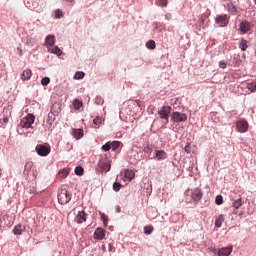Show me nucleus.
<instances>
[{"label": "nucleus", "instance_id": "7ed1b4c3", "mask_svg": "<svg viewBox=\"0 0 256 256\" xmlns=\"http://www.w3.org/2000/svg\"><path fill=\"white\" fill-rule=\"evenodd\" d=\"M158 115L160 116V119H164V121H169V115H171V106H162L161 109L158 110Z\"/></svg>", "mask_w": 256, "mask_h": 256}, {"label": "nucleus", "instance_id": "ddd939ff", "mask_svg": "<svg viewBox=\"0 0 256 256\" xmlns=\"http://www.w3.org/2000/svg\"><path fill=\"white\" fill-rule=\"evenodd\" d=\"M26 229L27 227L25 225L17 224L16 226H14L13 233L14 235H23Z\"/></svg>", "mask_w": 256, "mask_h": 256}, {"label": "nucleus", "instance_id": "de8ad7c7", "mask_svg": "<svg viewBox=\"0 0 256 256\" xmlns=\"http://www.w3.org/2000/svg\"><path fill=\"white\" fill-rule=\"evenodd\" d=\"M17 51L19 52V55L21 57V55H23V50L21 48H17Z\"/></svg>", "mask_w": 256, "mask_h": 256}, {"label": "nucleus", "instance_id": "5701e85b", "mask_svg": "<svg viewBox=\"0 0 256 256\" xmlns=\"http://www.w3.org/2000/svg\"><path fill=\"white\" fill-rule=\"evenodd\" d=\"M50 53H54V55H57L58 57H61V55H63V51L57 46L51 48Z\"/></svg>", "mask_w": 256, "mask_h": 256}, {"label": "nucleus", "instance_id": "a18cd8bd", "mask_svg": "<svg viewBox=\"0 0 256 256\" xmlns=\"http://www.w3.org/2000/svg\"><path fill=\"white\" fill-rule=\"evenodd\" d=\"M32 166H33V163L28 162V163L25 165V169H31Z\"/></svg>", "mask_w": 256, "mask_h": 256}, {"label": "nucleus", "instance_id": "f3484780", "mask_svg": "<svg viewBox=\"0 0 256 256\" xmlns=\"http://www.w3.org/2000/svg\"><path fill=\"white\" fill-rule=\"evenodd\" d=\"M240 31L241 33H248V31H251V24L247 21L241 22Z\"/></svg>", "mask_w": 256, "mask_h": 256}, {"label": "nucleus", "instance_id": "39448f33", "mask_svg": "<svg viewBox=\"0 0 256 256\" xmlns=\"http://www.w3.org/2000/svg\"><path fill=\"white\" fill-rule=\"evenodd\" d=\"M192 201L199 203L203 199V190L199 187L194 188L190 195Z\"/></svg>", "mask_w": 256, "mask_h": 256}, {"label": "nucleus", "instance_id": "f03ea898", "mask_svg": "<svg viewBox=\"0 0 256 256\" xmlns=\"http://www.w3.org/2000/svg\"><path fill=\"white\" fill-rule=\"evenodd\" d=\"M33 123H35V116L33 114H27V116L20 121V127L22 129H31Z\"/></svg>", "mask_w": 256, "mask_h": 256}, {"label": "nucleus", "instance_id": "a211bd4d", "mask_svg": "<svg viewBox=\"0 0 256 256\" xmlns=\"http://www.w3.org/2000/svg\"><path fill=\"white\" fill-rule=\"evenodd\" d=\"M228 11L232 15H237V13H239L237 6H235V4H233L232 2L228 3Z\"/></svg>", "mask_w": 256, "mask_h": 256}, {"label": "nucleus", "instance_id": "f257e3e1", "mask_svg": "<svg viewBox=\"0 0 256 256\" xmlns=\"http://www.w3.org/2000/svg\"><path fill=\"white\" fill-rule=\"evenodd\" d=\"M72 196L73 195L67 188L62 187L58 190V203H60V205H67V203L71 201Z\"/></svg>", "mask_w": 256, "mask_h": 256}, {"label": "nucleus", "instance_id": "72a5a7b5", "mask_svg": "<svg viewBox=\"0 0 256 256\" xmlns=\"http://www.w3.org/2000/svg\"><path fill=\"white\" fill-rule=\"evenodd\" d=\"M83 173H84L83 167L77 166V167L75 168V174H76V175H79V177H81V175H83Z\"/></svg>", "mask_w": 256, "mask_h": 256}, {"label": "nucleus", "instance_id": "f8f14e48", "mask_svg": "<svg viewBox=\"0 0 256 256\" xmlns=\"http://www.w3.org/2000/svg\"><path fill=\"white\" fill-rule=\"evenodd\" d=\"M231 253H233V246H227V247L221 248L218 251V256H230Z\"/></svg>", "mask_w": 256, "mask_h": 256}, {"label": "nucleus", "instance_id": "cd10ccee", "mask_svg": "<svg viewBox=\"0 0 256 256\" xmlns=\"http://www.w3.org/2000/svg\"><path fill=\"white\" fill-rule=\"evenodd\" d=\"M156 5H158V7H167L169 0H156Z\"/></svg>", "mask_w": 256, "mask_h": 256}, {"label": "nucleus", "instance_id": "423d86ee", "mask_svg": "<svg viewBox=\"0 0 256 256\" xmlns=\"http://www.w3.org/2000/svg\"><path fill=\"white\" fill-rule=\"evenodd\" d=\"M171 119L174 123H184V121H187V114L181 112H173Z\"/></svg>", "mask_w": 256, "mask_h": 256}, {"label": "nucleus", "instance_id": "603ef678", "mask_svg": "<svg viewBox=\"0 0 256 256\" xmlns=\"http://www.w3.org/2000/svg\"><path fill=\"white\" fill-rule=\"evenodd\" d=\"M254 3H255V5H256V0H254Z\"/></svg>", "mask_w": 256, "mask_h": 256}, {"label": "nucleus", "instance_id": "4be33fe9", "mask_svg": "<svg viewBox=\"0 0 256 256\" xmlns=\"http://www.w3.org/2000/svg\"><path fill=\"white\" fill-rule=\"evenodd\" d=\"M45 45H55V36L53 35H48L45 39Z\"/></svg>", "mask_w": 256, "mask_h": 256}, {"label": "nucleus", "instance_id": "2eb2a0df", "mask_svg": "<svg viewBox=\"0 0 256 256\" xmlns=\"http://www.w3.org/2000/svg\"><path fill=\"white\" fill-rule=\"evenodd\" d=\"M155 158L157 159V161H165V159L167 158V152H165L164 150H156Z\"/></svg>", "mask_w": 256, "mask_h": 256}, {"label": "nucleus", "instance_id": "a878e982", "mask_svg": "<svg viewBox=\"0 0 256 256\" xmlns=\"http://www.w3.org/2000/svg\"><path fill=\"white\" fill-rule=\"evenodd\" d=\"M248 47L247 40L242 39L239 43V49H241V51H247Z\"/></svg>", "mask_w": 256, "mask_h": 256}, {"label": "nucleus", "instance_id": "f704fd0d", "mask_svg": "<svg viewBox=\"0 0 256 256\" xmlns=\"http://www.w3.org/2000/svg\"><path fill=\"white\" fill-rule=\"evenodd\" d=\"M57 105H52V107H51V113H52V115H54V116H57V115H59V108L57 109Z\"/></svg>", "mask_w": 256, "mask_h": 256}, {"label": "nucleus", "instance_id": "a19ab883", "mask_svg": "<svg viewBox=\"0 0 256 256\" xmlns=\"http://www.w3.org/2000/svg\"><path fill=\"white\" fill-rule=\"evenodd\" d=\"M55 17L56 19H61V17H63V11H61L60 9H57L55 11Z\"/></svg>", "mask_w": 256, "mask_h": 256}, {"label": "nucleus", "instance_id": "ea45409f", "mask_svg": "<svg viewBox=\"0 0 256 256\" xmlns=\"http://www.w3.org/2000/svg\"><path fill=\"white\" fill-rule=\"evenodd\" d=\"M103 151H111V142H107L102 146Z\"/></svg>", "mask_w": 256, "mask_h": 256}, {"label": "nucleus", "instance_id": "aec40b11", "mask_svg": "<svg viewBox=\"0 0 256 256\" xmlns=\"http://www.w3.org/2000/svg\"><path fill=\"white\" fill-rule=\"evenodd\" d=\"M72 135L75 139H81L83 137V129H73Z\"/></svg>", "mask_w": 256, "mask_h": 256}, {"label": "nucleus", "instance_id": "c756f323", "mask_svg": "<svg viewBox=\"0 0 256 256\" xmlns=\"http://www.w3.org/2000/svg\"><path fill=\"white\" fill-rule=\"evenodd\" d=\"M241 205H243V200H241V198H239L238 200H235L233 202V207L235 209H239V207H241Z\"/></svg>", "mask_w": 256, "mask_h": 256}, {"label": "nucleus", "instance_id": "412c9836", "mask_svg": "<svg viewBox=\"0 0 256 256\" xmlns=\"http://www.w3.org/2000/svg\"><path fill=\"white\" fill-rule=\"evenodd\" d=\"M246 85H247L248 91H250L251 93H255V91H256V81L247 82Z\"/></svg>", "mask_w": 256, "mask_h": 256}, {"label": "nucleus", "instance_id": "c85d7f7f", "mask_svg": "<svg viewBox=\"0 0 256 256\" xmlns=\"http://www.w3.org/2000/svg\"><path fill=\"white\" fill-rule=\"evenodd\" d=\"M74 109L78 111V109H81L83 107V102H81L79 99H75L73 101Z\"/></svg>", "mask_w": 256, "mask_h": 256}, {"label": "nucleus", "instance_id": "c03bdc74", "mask_svg": "<svg viewBox=\"0 0 256 256\" xmlns=\"http://www.w3.org/2000/svg\"><path fill=\"white\" fill-rule=\"evenodd\" d=\"M102 219H103V224L105 226H107L108 220H107V216H105V214H102Z\"/></svg>", "mask_w": 256, "mask_h": 256}, {"label": "nucleus", "instance_id": "393cba45", "mask_svg": "<svg viewBox=\"0 0 256 256\" xmlns=\"http://www.w3.org/2000/svg\"><path fill=\"white\" fill-rule=\"evenodd\" d=\"M67 175H69V168H64L62 171L58 173V177H60V179H65Z\"/></svg>", "mask_w": 256, "mask_h": 256}, {"label": "nucleus", "instance_id": "9d476101", "mask_svg": "<svg viewBox=\"0 0 256 256\" xmlns=\"http://www.w3.org/2000/svg\"><path fill=\"white\" fill-rule=\"evenodd\" d=\"M93 237L98 241H103L105 239V230L103 228H96Z\"/></svg>", "mask_w": 256, "mask_h": 256}, {"label": "nucleus", "instance_id": "c9c22d12", "mask_svg": "<svg viewBox=\"0 0 256 256\" xmlns=\"http://www.w3.org/2000/svg\"><path fill=\"white\" fill-rule=\"evenodd\" d=\"M83 77H85V73L81 71L76 72L74 75V79H83Z\"/></svg>", "mask_w": 256, "mask_h": 256}, {"label": "nucleus", "instance_id": "58836bf2", "mask_svg": "<svg viewBox=\"0 0 256 256\" xmlns=\"http://www.w3.org/2000/svg\"><path fill=\"white\" fill-rule=\"evenodd\" d=\"M215 203L216 205H223V196L221 195L216 196Z\"/></svg>", "mask_w": 256, "mask_h": 256}, {"label": "nucleus", "instance_id": "4468645a", "mask_svg": "<svg viewBox=\"0 0 256 256\" xmlns=\"http://www.w3.org/2000/svg\"><path fill=\"white\" fill-rule=\"evenodd\" d=\"M32 76L33 72L31 71V69H26L21 73L20 78L22 79V81H29Z\"/></svg>", "mask_w": 256, "mask_h": 256}, {"label": "nucleus", "instance_id": "9b49d317", "mask_svg": "<svg viewBox=\"0 0 256 256\" xmlns=\"http://www.w3.org/2000/svg\"><path fill=\"white\" fill-rule=\"evenodd\" d=\"M74 221L78 224L85 223V221H87V213H85V211L78 212Z\"/></svg>", "mask_w": 256, "mask_h": 256}, {"label": "nucleus", "instance_id": "dca6fc26", "mask_svg": "<svg viewBox=\"0 0 256 256\" xmlns=\"http://www.w3.org/2000/svg\"><path fill=\"white\" fill-rule=\"evenodd\" d=\"M9 119H11V112H9V114L4 115L0 119V127L2 129H5L7 127V123H9Z\"/></svg>", "mask_w": 256, "mask_h": 256}, {"label": "nucleus", "instance_id": "bb28decb", "mask_svg": "<svg viewBox=\"0 0 256 256\" xmlns=\"http://www.w3.org/2000/svg\"><path fill=\"white\" fill-rule=\"evenodd\" d=\"M110 145H111L112 151H117V149H119V147L121 146V142L113 141V142H110Z\"/></svg>", "mask_w": 256, "mask_h": 256}, {"label": "nucleus", "instance_id": "79ce46f5", "mask_svg": "<svg viewBox=\"0 0 256 256\" xmlns=\"http://www.w3.org/2000/svg\"><path fill=\"white\" fill-rule=\"evenodd\" d=\"M199 27L200 29H205V20L203 18H201L199 21Z\"/></svg>", "mask_w": 256, "mask_h": 256}, {"label": "nucleus", "instance_id": "37998d69", "mask_svg": "<svg viewBox=\"0 0 256 256\" xmlns=\"http://www.w3.org/2000/svg\"><path fill=\"white\" fill-rule=\"evenodd\" d=\"M219 67H220V69H226L227 68V63H225V61H220L219 62Z\"/></svg>", "mask_w": 256, "mask_h": 256}, {"label": "nucleus", "instance_id": "473e14b6", "mask_svg": "<svg viewBox=\"0 0 256 256\" xmlns=\"http://www.w3.org/2000/svg\"><path fill=\"white\" fill-rule=\"evenodd\" d=\"M144 233L145 235H151V233H153V226H145Z\"/></svg>", "mask_w": 256, "mask_h": 256}, {"label": "nucleus", "instance_id": "1a4fd4ad", "mask_svg": "<svg viewBox=\"0 0 256 256\" xmlns=\"http://www.w3.org/2000/svg\"><path fill=\"white\" fill-rule=\"evenodd\" d=\"M236 128L239 133H247V129H249V123L245 120H239L236 123Z\"/></svg>", "mask_w": 256, "mask_h": 256}, {"label": "nucleus", "instance_id": "2f4dec72", "mask_svg": "<svg viewBox=\"0 0 256 256\" xmlns=\"http://www.w3.org/2000/svg\"><path fill=\"white\" fill-rule=\"evenodd\" d=\"M146 47L147 49H155L156 45H155V41L154 40H150L146 43Z\"/></svg>", "mask_w": 256, "mask_h": 256}, {"label": "nucleus", "instance_id": "6e6552de", "mask_svg": "<svg viewBox=\"0 0 256 256\" xmlns=\"http://www.w3.org/2000/svg\"><path fill=\"white\" fill-rule=\"evenodd\" d=\"M215 23L218 25V27H227V25H229V17L227 14L220 15L216 17Z\"/></svg>", "mask_w": 256, "mask_h": 256}, {"label": "nucleus", "instance_id": "3c124183", "mask_svg": "<svg viewBox=\"0 0 256 256\" xmlns=\"http://www.w3.org/2000/svg\"><path fill=\"white\" fill-rule=\"evenodd\" d=\"M103 251H105V245L102 246Z\"/></svg>", "mask_w": 256, "mask_h": 256}, {"label": "nucleus", "instance_id": "49530a36", "mask_svg": "<svg viewBox=\"0 0 256 256\" xmlns=\"http://www.w3.org/2000/svg\"><path fill=\"white\" fill-rule=\"evenodd\" d=\"M184 151H186V153H191V149L189 148V146H185Z\"/></svg>", "mask_w": 256, "mask_h": 256}, {"label": "nucleus", "instance_id": "0eeeda50", "mask_svg": "<svg viewBox=\"0 0 256 256\" xmlns=\"http://www.w3.org/2000/svg\"><path fill=\"white\" fill-rule=\"evenodd\" d=\"M122 175V181H124V183H131V181L135 179V172L131 169L124 170V172H122Z\"/></svg>", "mask_w": 256, "mask_h": 256}, {"label": "nucleus", "instance_id": "e433bc0d", "mask_svg": "<svg viewBox=\"0 0 256 256\" xmlns=\"http://www.w3.org/2000/svg\"><path fill=\"white\" fill-rule=\"evenodd\" d=\"M113 190L116 191V192L121 191V183H119V182H114V183H113Z\"/></svg>", "mask_w": 256, "mask_h": 256}, {"label": "nucleus", "instance_id": "8fccbe9b", "mask_svg": "<svg viewBox=\"0 0 256 256\" xmlns=\"http://www.w3.org/2000/svg\"><path fill=\"white\" fill-rule=\"evenodd\" d=\"M66 1H67V3H72L73 0H66Z\"/></svg>", "mask_w": 256, "mask_h": 256}, {"label": "nucleus", "instance_id": "b1692460", "mask_svg": "<svg viewBox=\"0 0 256 256\" xmlns=\"http://www.w3.org/2000/svg\"><path fill=\"white\" fill-rule=\"evenodd\" d=\"M223 221H225V216L219 215L215 220V227H221V225H223Z\"/></svg>", "mask_w": 256, "mask_h": 256}, {"label": "nucleus", "instance_id": "7c9ffc66", "mask_svg": "<svg viewBox=\"0 0 256 256\" xmlns=\"http://www.w3.org/2000/svg\"><path fill=\"white\" fill-rule=\"evenodd\" d=\"M49 83H51V79L49 77L42 78L41 85H43V87H47V85H49Z\"/></svg>", "mask_w": 256, "mask_h": 256}, {"label": "nucleus", "instance_id": "6ab92c4d", "mask_svg": "<svg viewBox=\"0 0 256 256\" xmlns=\"http://www.w3.org/2000/svg\"><path fill=\"white\" fill-rule=\"evenodd\" d=\"M101 171H105L106 173L111 170V163L105 161L100 162Z\"/></svg>", "mask_w": 256, "mask_h": 256}, {"label": "nucleus", "instance_id": "20e7f679", "mask_svg": "<svg viewBox=\"0 0 256 256\" xmlns=\"http://www.w3.org/2000/svg\"><path fill=\"white\" fill-rule=\"evenodd\" d=\"M36 153L40 155V157H47L51 153V147L45 146L43 144H38L35 148Z\"/></svg>", "mask_w": 256, "mask_h": 256}, {"label": "nucleus", "instance_id": "09e8293b", "mask_svg": "<svg viewBox=\"0 0 256 256\" xmlns=\"http://www.w3.org/2000/svg\"><path fill=\"white\" fill-rule=\"evenodd\" d=\"M108 251H113V246L111 244H108Z\"/></svg>", "mask_w": 256, "mask_h": 256}, {"label": "nucleus", "instance_id": "4c0bfd02", "mask_svg": "<svg viewBox=\"0 0 256 256\" xmlns=\"http://www.w3.org/2000/svg\"><path fill=\"white\" fill-rule=\"evenodd\" d=\"M94 125H96V127H99V125H101V123H103V119H101V117H96L93 120Z\"/></svg>", "mask_w": 256, "mask_h": 256}]
</instances>
